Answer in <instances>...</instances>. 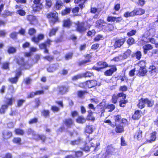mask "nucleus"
Here are the masks:
<instances>
[{
	"label": "nucleus",
	"instance_id": "f257e3e1",
	"mask_svg": "<svg viewBox=\"0 0 158 158\" xmlns=\"http://www.w3.org/2000/svg\"><path fill=\"white\" fill-rule=\"evenodd\" d=\"M151 29L146 31L143 35L142 39L139 41V44L143 45L144 44L150 42L152 44H154L156 42V40L153 38L154 35L152 34Z\"/></svg>",
	"mask_w": 158,
	"mask_h": 158
},
{
	"label": "nucleus",
	"instance_id": "f03ea898",
	"mask_svg": "<svg viewBox=\"0 0 158 158\" xmlns=\"http://www.w3.org/2000/svg\"><path fill=\"white\" fill-rule=\"evenodd\" d=\"M96 27L103 31L109 32L113 30L114 27L112 24L107 23L103 20L100 19L96 22Z\"/></svg>",
	"mask_w": 158,
	"mask_h": 158
},
{
	"label": "nucleus",
	"instance_id": "7ed1b4c3",
	"mask_svg": "<svg viewBox=\"0 0 158 158\" xmlns=\"http://www.w3.org/2000/svg\"><path fill=\"white\" fill-rule=\"evenodd\" d=\"M105 149V152L102 154L101 158H109L112 155H115L118 151V149L114 148L112 144L108 145Z\"/></svg>",
	"mask_w": 158,
	"mask_h": 158
},
{
	"label": "nucleus",
	"instance_id": "20e7f679",
	"mask_svg": "<svg viewBox=\"0 0 158 158\" xmlns=\"http://www.w3.org/2000/svg\"><path fill=\"white\" fill-rule=\"evenodd\" d=\"M76 26L75 28L76 31L80 34L85 33L86 31L90 28L91 25L90 24H85L84 22H80L77 21L75 23Z\"/></svg>",
	"mask_w": 158,
	"mask_h": 158
},
{
	"label": "nucleus",
	"instance_id": "39448f33",
	"mask_svg": "<svg viewBox=\"0 0 158 158\" xmlns=\"http://www.w3.org/2000/svg\"><path fill=\"white\" fill-rule=\"evenodd\" d=\"M46 18L49 19V23L51 26L54 25L56 23L60 22L58 14L56 11L51 12L46 15Z\"/></svg>",
	"mask_w": 158,
	"mask_h": 158
},
{
	"label": "nucleus",
	"instance_id": "423d86ee",
	"mask_svg": "<svg viewBox=\"0 0 158 158\" xmlns=\"http://www.w3.org/2000/svg\"><path fill=\"white\" fill-rule=\"evenodd\" d=\"M15 61L16 64L22 68V70H27L29 69L30 66L27 62L25 60L23 57H18L15 59Z\"/></svg>",
	"mask_w": 158,
	"mask_h": 158
},
{
	"label": "nucleus",
	"instance_id": "0eeeda50",
	"mask_svg": "<svg viewBox=\"0 0 158 158\" xmlns=\"http://www.w3.org/2000/svg\"><path fill=\"white\" fill-rule=\"evenodd\" d=\"M96 65L97 66H94L90 69H93L99 72L109 67L108 64L104 61H100L96 63Z\"/></svg>",
	"mask_w": 158,
	"mask_h": 158
},
{
	"label": "nucleus",
	"instance_id": "6e6552de",
	"mask_svg": "<svg viewBox=\"0 0 158 158\" xmlns=\"http://www.w3.org/2000/svg\"><path fill=\"white\" fill-rule=\"evenodd\" d=\"M126 37L123 38H117L114 39V42L113 44V47L114 49L119 48H120L125 43L126 41Z\"/></svg>",
	"mask_w": 158,
	"mask_h": 158
},
{
	"label": "nucleus",
	"instance_id": "1a4fd4ad",
	"mask_svg": "<svg viewBox=\"0 0 158 158\" xmlns=\"http://www.w3.org/2000/svg\"><path fill=\"white\" fill-rule=\"evenodd\" d=\"M22 75L21 69H19L15 73V76L8 79V81L11 84H16L18 82L19 77Z\"/></svg>",
	"mask_w": 158,
	"mask_h": 158
},
{
	"label": "nucleus",
	"instance_id": "9d476101",
	"mask_svg": "<svg viewBox=\"0 0 158 158\" xmlns=\"http://www.w3.org/2000/svg\"><path fill=\"white\" fill-rule=\"evenodd\" d=\"M83 85L85 86L88 88H91L96 87L97 85V81L94 80H87L81 83Z\"/></svg>",
	"mask_w": 158,
	"mask_h": 158
},
{
	"label": "nucleus",
	"instance_id": "9b49d317",
	"mask_svg": "<svg viewBox=\"0 0 158 158\" xmlns=\"http://www.w3.org/2000/svg\"><path fill=\"white\" fill-rule=\"evenodd\" d=\"M110 68L106 70L104 73V75L106 76H111L117 70V68L115 65L109 66Z\"/></svg>",
	"mask_w": 158,
	"mask_h": 158
},
{
	"label": "nucleus",
	"instance_id": "f8f14e48",
	"mask_svg": "<svg viewBox=\"0 0 158 158\" xmlns=\"http://www.w3.org/2000/svg\"><path fill=\"white\" fill-rule=\"evenodd\" d=\"M58 93L61 95L65 94L68 93L69 89V86L68 85H62L59 86Z\"/></svg>",
	"mask_w": 158,
	"mask_h": 158
},
{
	"label": "nucleus",
	"instance_id": "ddd939ff",
	"mask_svg": "<svg viewBox=\"0 0 158 158\" xmlns=\"http://www.w3.org/2000/svg\"><path fill=\"white\" fill-rule=\"evenodd\" d=\"M34 139L37 141L41 140L42 143H44L47 139V137L46 135L44 134H36Z\"/></svg>",
	"mask_w": 158,
	"mask_h": 158
},
{
	"label": "nucleus",
	"instance_id": "4468645a",
	"mask_svg": "<svg viewBox=\"0 0 158 158\" xmlns=\"http://www.w3.org/2000/svg\"><path fill=\"white\" fill-rule=\"evenodd\" d=\"M44 38V35L42 34H40L38 35L37 37L34 36L31 38L32 41L35 43L38 44L41 40Z\"/></svg>",
	"mask_w": 158,
	"mask_h": 158
},
{
	"label": "nucleus",
	"instance_id": "2eb2a0df",
	"mask_svg": "<svg viewBox=\"0 0 158 158\" xmlns=\"http://www.w3.org/2000/svg\"><path fill=\"white\" fill-rule=\"evenodd\" d=\"M27 19L29 22V23L31 25H34L38 22L35 16L31 15H27Z\"/></svg>",
	"mask_w": 158,
	"mask_h": 158
},
{
	"label": "nucleus",
	"instance_id": "dca6fc26",
	"mask_svg": "<svg viewBox=\"0 0 158 158\" xmlns=\"http://www.w3.org/2000/svg\"><path fill=\"white\" fill-rule=\"evenodd\" d=\"M64 124L67 127H71L74 124L73 120L71 118H68L65 119L63 121Z\"/></svg>",
	"mask_w": 158,
	"mask_h": 158
},
{
	"label": "nucleus",
	"instance_id": "f3484780",
	"mask_svg": "<svg viewBox=\"0 0 158 158\" xmlns=\"http://www.w3.org/2000/svg\"><path fill=\"white\" fill-rule=\"evenodd\" d=\"M133 10L134 16L141 15L144 14L145 12V10L141 8H137Z\"/></svg>",
	"mask_w": 158,
	"mask_h": 158
},
{
	"label": "nucleus",
	"instance_id": "a211bd4d",
	"mask_svg": "<svg viewBox=\"0 0 158 158\" xmlns=\"http://www.w3.org/2000/svg\"><path fill=\"white\" fill-rule=\"evenodd\" d=\"M142 113L140 110H136L132 115V118L134 120H139L142 116Z\"/></svg>",
	"mask_w": 158,
	"mask_h": 158
},
{
	"label": "nucleus",
	"instance_id": "6ab92c4d",
	"mask_svg": "<svg viewBox=\"0 0 158 158\" xmlns=\"http://www.w3.org/2000/svg\"><path fill=\"white\" fill-rule=\"evenodd\" d=\"M2 134V137L4 140L10 138L13 136L12 132L10 131H3Z\"/></svg>",
	"mask_w": 158,
	"mask_h": 158
},
{
	"label": "nucleus",
	"instance_id": "aec40b11",
	"mask_svg": "<svg viewBox=\"0 0 158 158\" xmlns=\"http://www.w3.org/2000/svg\"><path fill=\"white\" fill-rule=\"evenodd\" d=\"M147 72L146 68L140 67L138 70L137 75L139 77H143L146 75Z\"/></svg>",
	"mask_w": 158,
	"mask_h": 158
},
{
	"label": "nucleus",
	"instance_id": "412c9836",
	"mask_svg": "<svg viewBox=\"0 0 158 158\" xmlns=\"http://www.w3.org/2000/svg\"><path fill=\"white\" fill-rule=\"evenodd\" d=\"M114 124L115 125V130L117 133H122L124 131L123 126L121 124H117L116 123H115Z\"/></svg>",
	"mask_w": 158,
	"mask_h": 158
},
{
	"label": "nucleus",
	"instance_id": "4be33fe9",
	"mask_svg": "<svg viewBox=\"0 0 158 158\" xmlns=\"http://www.w3.org/2000/svg\"><path fill=\"white\" fill-rule=\"evenodd\" d=\"M138 101V103L137 104L138 107L141 109L144 108L145 106V104H146L145 98H142L139 100Z\"/></svg>",
	"mask_w": 158,
	"mask_h": 158
},
{
	"label": "nucleus",
	"instance_id": "5701e85b",
	"mask_svg": "<svg viewBox=\"0 0 158 158\" xmlns=\"http://www.w3.org/2000/svg\"><path fill=\"white\" fill-rule=\"evenodd\" d=\"M62 26L65 27L69 28L71 27L72 23L69 18L63 21Z\"/></svg>",
	"mask_w": 158,
	"mask_h": 158
},
{
	"label": "nucleus",
	"instance_id": "b1692460",
	"mask_svg": "<svg viewBox=\"0 0 158 158\" xmlns=\"http://www.w3.org/2000/svg\"><path fill=\"white\" fill-rule=\"evenodd\" d=\"M95 129V128L93 125H86L85 129L84 132L85 133L91 134L93 132Z\"/></svg>",
	"mask_w": 158,
	"mask_h": 158
},
{
	"label": "nucleus",
	"instance_id": "393cba45",
	"mask_svg": "<svg viewBox=\"0 0 158 158\" xmlns=\"http://www.w3.org/2000/svg\"><path fill=\"white\" fill-rule=\"evenodd\" d=\"M144 54H146L148 53V51L152 50L153 48V46L151 44H146L142 47Z\"/></svg>",
	"mask_w": 158,
	"mask_h": 158
},
{
	"label": "nucleus",
	"instance_id": "a878e982",
	"mask_svg": "<svg viewBox=\"0 0 158 158\" xmlns=\"http://www.w3.org/2000/svg\"><path fill=\"white\" fill-rule=\"evenodd\" d=\"M88 93V92L87 90H78L77 92V96L79 98H83L85 97V94Z\"/></svg>",
	"mask_w": 158,
	"mask_h": 158
},
{
	"label": "nucleus",
	"instance_id": "bb28decb",
	"mask_svg": "<svg viewBox=\"0 0 158 158\" xmlns=\"http://www.w3.org/2000/svg\"><path fill=\"white\" fill-rule=\"evenodd\" d=\"M15 101V98L14 97H11L10 98H6L5 100L4 101V103H5V105H7V106L8 107L9 106H11L13 102Z\"/></svg>",
	"mask_w": 158,
	"mask_h": 158
},
{
	"label": "nucleus",
	"instance_id": "cd10ccee",
	"mask_svg": "<svg viewBox=\"0 0 158 158\" xmlns=\"http://www.w3.org/2000/svg\"><path fill=\"white\" fill-rule=\"evenodd\" d=\"M88 0H74V3L76 4H78L79 6L81 9H82L84 7V4Z\"/></svg>",
	"mask_w": 158,
	"mask_h": 158
},
{
	"label": "nucleus",
	"instance_id": "c85d7f7f",
	"mask_svg": "<svg viewBox=\"0 0 158 158\" xmlns=\"http://www.w3.org/2000/svg\"><path fill=\"white\" fill-rule=\"evenodd\" d=\"M13 14V12L10 11L8 10H5L1 14V16L3 18H6L8 16H11Z\"/></svg>",
	"mask_w": 158,
	"mask_h": 158
},
{
	"label": "nucleus",
	"instance_id": "c756f323",
	"mask_svg": "<svg viewBox=\"0 0 158 158\" xmlns=\"http://www.w3.org/2000/svg\"><path fill=\"white\" fill-rule=\"evenodd\" d=\"M38 123V118L36 117H35L30 118L28 121V123L30 125L36 124Z\"/></svg>",
	"mask_w": 158,
	"mask_h": 158
},
{
	"label": "nucleus",
	"instance_id": "7c9ffc66",
	"mask_svg": "<svg viewBox=\"0 0 158 158\" xmlns=\"http://www.w3.org/2000/svg\"><path fill=\"white\" fill-rule=\"evenodd\" d=\"M63 3L60 0H57L56 1L54 5V8L56 10H59L61 8V6L63 5Z\"/></svg>",
	"mask_w": 158,
	"mask_h": 158
},
{
	"label": "nucleus",
	"instance_id": "2f4dec72",
	"mask_svg": "<svg viewBox=\"0 0 158 158\" xmlns=\"http://www.w3.org/2000/svg\"><path fill=\"white\" fill-rule=\"evenodd\" d=\"M142 131L139 129L138 130L134 135V137L138 140H141L142 137Z\"/></svg>",
	"mask_w": 158,
	"mask_h": 158
},
{
	"label": "nucleus",
	"instance_id": "473e14b6",
	"mask_svg": "<svg viewBox=\"0 0 158 158\" xmlns=\"http://www.w3.org/2000/svg\"><path fill=\"white\" fill-rule=\"evenodd\" d=\"M88 114L87 116L86 119L88 120L94 121L95 119V117L93 116V112L91 110L88 111Z\"/></svg>",
	"mask_w": 158,
	"mask_h": 158
},
{
	"label": "nucleus",
	"instance_id": "72a5a7b5",
	"mask_svg": "<svg viewBox=\"0 0 158 158\" xmlns=\"http://www.w3.org/2000/svg\"><path fill=\"white\" fill-rule=\"evenodd\" d=\"M148 69L149 70V72L151 75H153L154 73H157V69L154 65L150 66L148 68Z\"/></svg>",
	"mask_w": 158,
	"mask_h": 158
},
{
	"label": "nucleus",
	"instance_id": "f704fd0d",
	"mask_svg": "<svg viewBox=\"0 0 158 158\" xmlns=\"http://www.w3.org/2000/svg\"><path fill=\"white\" fill-rule=\"evenodd\" d=\"M43 59L44 60L51 63L54 61L55 59V58L53 56L48 55L44 56Z\"/></svg>",
	"mask_w": 158,
	"mask_h": 158
},
{
	"label": "nucleus",
	"instance_id": "c9c22d12",
	"mask_svg": "<svg viewBox=\"0 0 158 158\" xmlns=\"http://www.w3.org/2000/svg\"><path fill=\"white\" fill-rule=\"evenodd\" d=\"M26 132L27 135H31L33 137V139L36 135V133L35 131L31 128H28L26 131Z\"/></svg>",
	"mask_w": 158,
	"mask_h": 158
},
{
	"label": "nucleus",
	"instance_id": "e433bc0d",
	"mask_svg": "<svg viewBox=\"0 0 158 158\" xmlns=\"http://www.w3.org/2000/svg\"><path fill=\"white\" fill-rule=\"evenodd\" d=\"M90 143V146L91 147L94 148V150H97V148L99 145V143H98L97 142L94 140L93 142H89Z\"/></svg>",
	"mask_w": 158,
	"mask_h": 158
},
{
	"label": "nucleus",
	"instance_id": "4c0bfd02",
	"mask_svg": "<svg viewBox=\"0 0 158 158\" xmlns=\"http://www.w3.org/2000/svg\"><path fill=\"white\" fill-rule=\"evenodd\" d=\"M142 54L141 51L137 50L135 53L134 55L132 56V57H135L136 59L138 60H139L142 57Z\"/></svg>",
	"mask_w": 158,
	"mask_h": 158
},
{
	"label": "nucleus",
	"instance_id": "58836bf2",
	"mask_svg": "<svg viewBox=\"0 0 158 158\" xmlns=\"http://www.w3.org/2000/svg\"><path fill=\"white\" fill-rule=\"evenodd\" d=\"M43 6V5L42 3L36 5L35 6L33 7V10L34 12L39 11L42 9Z\"/></svg>",
	"mask_w": 158,
	"mask_h": 158
},
{
	"label": "nucleus",
	"instance_id": "ea45409f",
	"mask_svg": "<svg viewBox=\"0 0 158 158\" xmlns=\"http://www.w3.org/2000/svg\"><path fill=\"white\" fill-rule=\"evenodd\" d=\"M50 111L48 110H43L41 112V115L46 118L50 116Z\"/></svg>",
	"mask_w": 158,
	"mask_h": 158
},
{
	"label": "nucleus",
	"instance_id": "a19ab883",
	"mask_svg": "<svg viewBox=\"0 0 158 158\" xmlns=\"http://www.w3.org/2000/svg\"><path fill=\"white\" fill-rule=\"evenodd\" d=\"M14 132L15 134L20 135H23L25 133L24 131L23 130L19 128L15 129Z\"/></svg>",
	"mask_w": 158,
	"mask_h": 158
},
{
	"label": "nucleus",
	"instance_id": "79ce46f5",
	"mask_svg": "<svg viewBox=\"0 0 158 158\" xmlns=\"http://www.w3.org/2000/svg\"><path fill=\"white\" fill-rule=\"evenodd\" d=\"M145 103L147 104V106L149 107H152L154 104L153 100H149L147 98H145Z\"/></svg>",
	"mask_w": 158,
	"mask_h": 158
},
{
	"label": "nucleus",
	"instance_id": "37998d69",
	"mask_svg": "<svg viewBox=\"0 0 158 158\" xmlns=\"http://www.w3.org/2000/svg\"><path fill=\"white\" fill-rule=\"evenodd\" d=\"M76 121L78 123H83L86 122V119L82 116H79L76 119Z\"/></svg>",
	"mask_w": 158,
	"mask_h": 158
},
{
	"label": "nucleus",
	"instance_id": "c03bdc74",
	"mask_svg": "<svg viewBox=\"0 0 158 158\" xmlns=\"http://www.w3.org/2000/svg\"><path fill=\"white\" fill-rule=\"evenodd\" d=\"M10 63L8 62H5L2 63L1 68L4 70H9Z\"/></svg>",
	"mask_w": 158,
	"mask_h": 158
},
{
	"label": "nucleus",
	"instance_id": "a18cd8bd",
	"mask_svg": "<svg viewBox=\"0 0 158 158\" xmlns=\"http://www.w3.org/2000/svg\"><path fill=\"white\" fill-rule=\"evenodd\" d=\"M83 76L85 77H90L94 76L93 72L89 71H86L82 74Z\"/></svg>",
	"mask_w": 158,
	"mask_h": 158
},
{
	"label": "nucleus",
	"instance_id": "49530a36",
	"mask_svg": "<svg viewBox=\"0 0 158 158\" xmlns=\"http://www.w3.org/2000/svg\"><path fill=\"white\" fill-rule=\"evenodd\" d=\"M57 69L56 64H52V66H49L47 69V71L49 72H53Z\"/></svg>",
	"mask_w": 158,
	"mask_h": 158
},
{
	"label": "nucleus",
	"instance_id": "de8ad7c7",
	"mask_svg": "<svg viewBox=\"0 0 158 158\" xmlns=\"http://www.w3.org/2000/svg\"><path fill=\"white\" fill-rule=\"evenodd\" d=\"M70 8L66 7L65 9L62 10L61 14L62 16L65 15L70 13Z\"/></svg>",
	"mask_w": 158,
	"mask_h": 158
},
{
	"label": "nucleus",
	"instance_id": "09e8293b",
	"mask_svg": "<svg viewBox=\"0 0 158 158\" xmlns=\"http://www.w3.org/2000/svg\"><path fill=\"white\" fill-rule=\"evenodd\" d=\"M137 33V31L135 29H131L130 30L127 34V35L129 37H130L132 36L135 35Z\"/></svg>",
	"mask_w": 158,
	"mask_h": 158
},
{
	"label": "nucleus",
	"instance_id": "8fccbe9b",
	"mask_svg": "<svg viewBox=\"0 0 158 158\" xmlns=\"http://www.w3.org/2000/svg\"><path fill=\"white\" fill-rule=\"evenodd\" d=\"M132 52L129 49H127L123 54V57L125 59L127 58L131 55Z\"/></svg>",
	"mask_w": 158,
	"mask_h": 158
},
{
	"label": "nucleus",
	"instance_id": "3c124183",
	"mask_svg": "<svg viewBox=\"0 0 158 158\" xmlns=\"http://www.w3.org/2000/svg\"><path fill=\"white\" fill-rule=\"evenodd\" d=\"M73 55V53L72 52H69L66 54L64 56V58L66 60H68L72 59Z\"/></svg>",
	"mask_w": 158,
	"mask_h": 158
},
{
	"label": "nucleus",
	"instance_id": "603ef678",
	"mask_svg": "<svg viewBox=\"0 0 158 158\" xmlns=\"http://www.w3.org/2000/svg\"><path fill=\"white\" fill-rule=\"evenodd\" d=\"M58 27H56L52 28L50 31L49 33V35L50 36H51L55 35L56 32L58 30Z\"/></svg>",
	"mask_w": 158,
	"mask_h": 158
},
{
	"label": "nucleus",
	"instance_id": "864d4df0",
	"mask_svg": "<svg viewBox=\"0 0 158 158\" xmlns=\"http://www.w3.org/2000/svg\"><path fill=\"white\" fill-rule=\"evenodd\" d=\"M128 102V101L127 99H123L119 101V106L121 107H124Z\"/></svg>",
	"mask_w": 158,
	"mask_h": 158
},
{
	"label": "nucleus",
	"instance_id": "5fc2aeb1",
	"mask_svg": "<svg viewBox=\"0 0 158 158\" xmlns=\"http://www.w3.org/2000/svg\"><path fill=\"white\" fill-rule=\"evenodd\" d=\"M91 62V60L89 59H87L85 60H83L79 61L78 63V64L79 66H82L83 65H85L86 64L89 62Z\"/></svg>",
	"mask_w": 158,
	"mask_h": 158
},
{
	"label": "nucleus",
	"instance_id": "6e6d98bb",
	"mask_svg": "<svg viewBox=\"0 0 158 158\" xmlns=\"http://www.w3.org/2000/svg\"><path fill=\"white\" fill-rule=\"evenodd\" d=\"M8 108L7 105L5 104L2 105L0 107V113L1 114H4L5 113L6 110Z\"/></svg>",
	"mask_w": 158,
	"mask_h": 158
},
{
	"label": "nucleus",
	"instance_id": "4d7b16f0",
	"mask_svg": "<svg viewBox=\"0 0 158 158\" xmlns=\"http://www.w3.org/2000/svg\"><path fill=\"white\" fill-rule=\"evenodd\" d=\"M16 51V48H15L12 46L9 47L7 50V52L9 54H13L15 53Z\"/></svg>",
	"mask_w": 158,
	"mask_h": 158
},
{
	"label": "nucleus",
	"instance_id": "13d9d810",
	"mask_svg": "<svg viewBox=\"0 0 158 158\" xmlns=\"http://www.w3.org/2000/svg\"><path fill=\"white\" fill-rule=\"evenodd\" d=\"M127 43L129 46H131L135 43V40L133 37H130L127 40Z\"/></svg>",
	"mask_w": 158,
	"mask_h": 158
},
{
	"label": "nucleus",
	"instance_id": "bf43d9fd",
	"mask_svg": "<svg viewBox=\"0 0 158 158\" xmlns=\"http://www.w3.org/2000/svg\"><path fill=\"white\" fill-rule=\"evenodd\" d=\"M123 16L125 18H127L128 17H132L134 16L133 10L132 11L129 12L128 11H127L125 12L123 14Z\"/></svg>",
	"mask_w": 158,
	"mask_h": 158
},
{
	"label": "nucleus",
	"instance_id": "052dcab7",
	"mask_svg": "<svg viewBox=\"0 0 158 158\" xmlns=\"http://www.w3.org/2000/svg\"><path fill=\"white\" fill-rule=\"evenodd\" d=\"M96 34V31L95 29H92V30H89L87 32L86 35L88 37H92L94 36Z\"/></svg>",
	"mask_w": 158,
	"mask_h": 158
},
{
	"label": "nucleus",
	"instance_id": "680f3d73",
	"mask_svg": "<svg viewBox=\"0 0 158 158\" xmlns=\"http://www.w3.org/2000/svg\"><path fill=\"white\" fill-rule=\"evenodd\" d=\"M146 61L145 60H141L139 61L137 63V65L140 67L145 68Z\"/></svg>",
	"mask_w": 158,
	"mask_h": 158
},
{
	"label": "nucleus",
	"instance_id": "e2e57ef3",
	"mask_svg": "<svg viewBox=\"0 0 158 158\" xmlns=\"http://www.w3.org/2000/svg\"><path fill=\"white\" fill-rule=\"evenodd\" d=\"M156 132L154 131L151 135L150 140L148 141L151 142L154 141L156 139Z\"/></svg>",
	"mask_w": 158,
	"mask_h": 158
},
{
	"label": "nucleus",
	"instance_id": "0e129e2a",
	"mask_svg": "<svg viewBox=\"0 0 158 158\" xmlns=\"http://www.w3.org/2000/svg\"><path fill=\"white\" fill-rule=\"evenodd\" d=\"M12 141L14 143L19 144H21V139L19 137H15L13 139Z\"/></svg>",
	"mask_w": 158,
	"mask_h": 158
},
{
	"label": "nucleus",
	"instance_id": "69168bd1",
	"mask_svg": "<svg viewBox=\"0 0 158 158\" xmlns=\"http://www.w3.org/2000/svg\"><path fill=\"white\" fill-rule=\"evenodd\" d=\"M115 106L113 104L108 105L106 107V108L108 110L109 112H112L114 110L115 108Z\"/></svg>",
	"mask_w": 158,
	"mask_h": 158
},
{
	"label": "nucleus",
	"instance_id": "338daca9",
	"mask_svg": "<svg viewBox=\"0 0 158 158\" xmlns=\"http://www.w3.org/2000/svg\"><path fill=\"white\" fill-rule=\"evenodd\" d=\"M118 98V96L116 94H113L112 96L111 99L112 102L114 104L116 103Z\"/></svg>",
	"mask_w": 158,
	"mask_h": 158
},
{
	"label": "nucleus",
	"instance_id": "774afa93",
	"mask_svg": "<svg viewBox=\"0 0 158 158\" xmlns=\"http://www.w3.org/2000/svg\"><path fill=\"white\" fill-rule=\"evenodd\" d=\"M146 1L145 0H138L136 2V5L141 7H143L145 4Z\"/></svg>",
	"mask_w": 158,
	"mask_h": 158
}]
</instances>
